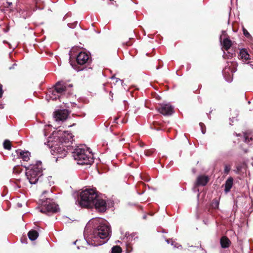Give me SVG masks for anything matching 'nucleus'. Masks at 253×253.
<instances>
[{
    "instance_id": "obj_37",
    "label": "nucleus",
    "mask_w": 253,
    "mask_h": 253,
    "mask_svg": "<svg viewBox=\"0 0 253 253\" xmlns=\"http://www.w3.org/2000/svg\"><path fill=\"white\" fill-rule=\"evenodd\" d=\"M237 136H239V134H236Z\"/></svg>"
},
{
    "instance_id": "obj_21",
    "label": "nucleus",
    "mask_w": 253,
    "mask_h": 253,
    "mask_svg": "<svg viewBox=\"0 0 253 253\" xmlns=\"http://www.w3.org/2000/svg\"><path fill=\"white\" fill-rule=\"evenodd\" d=\"M230 66H229L230 70L232 73H234L237 71V63L233 61L230 63Z\"/></svg>"
},
{
    "instance_id": "obj_32",
    "label": "nucleus",
    "mask_w": 253,
    "mask_h": 253,
    "mask_svg": "<svg viewBox=\"0 0 253 253\" xmlns=\"http://www.w3.org/2000/svg\"><path fill=\"white\" fill-rule=\"evenodd\" d=\"M241 169V166H238L237 167V171L238 172L240 171Z\"/></svg>"
},
{
    "instance_id": "obj_25",
    "label": "nucleus",
    "mask_w": 253,
    "mask_h": 253,
    "mask_svg": "<svg viewBox=\"0 0 253 253\" xmlns=\"http://www.w3.org/2000/svg\"><path fill=\"white\" fill-rule=\"evenodd\" d=\"M244 139H245V142L248 144L250 143V142L251 141L253 140V138L252 137L249 138V136L246 133H244Z\"/></svg>"
},
{
    "instance_id": "obj_34",
    "label": "nucleus",
    "mask_w": 253,
    "mask_h": 253,
    "mask_svg": "<svg viewBox=\"0 0 253 253\" xmlns=\"http://www.w3.org/2000/svg\"><path fill=\"white\" fill-rule=\"evenodd\" d=\"M146 215L144 216V217H143L144 218H146Z\"/></svg>"
},
{
    "instance_id": "obj_7",
    "label": "nucleus",
    "mask_w": 253,
    "mask_h": 253,
    "mask_svg": "<svg viewBox=\"0 0 253 253\" xmlns=\"http://www.w3.org/2000/svg\"><path fill=\"white\" fill-rule=\"evenodd\" d=\"M47 145L51 149V154L57 156V159L62 158L66 156L67 151L64 148L62 143L48 141Z\"/></svg>"
},
{
    "instance_id": "obj_31",
    "label": "nucleus",
    "mask_w": 253,
    "mask_h": 253,
    "mask_svg": "<svg viewBox=\"0 0 253 253\" xmlns=\"http://www.w3.org/2000/svg\"><path fill=\"white\" fill-rule=\"evenodd\" d=\"M126 46H130L132 44V43L130 42H126Z\"/></svg>"
},
{
    "instance_id": "obj_19",
    "label": "nucleus",
    "mask_w": 253,
    "mask_h": 253,
    "mask_svg": "<svg viewBox=\"0 0 253 253\" xmlns=\"http://www.w3.org/2000/svg\"><path fill=\"white\" fill-rule=\"evenodd\" d=\"M151 127L152 128L157 130H159L162 129V124L157 122H154Z\"/></svg>"
},
{
    "instance_id": "obj_15",
    "label": "nucleus",
    "mask_w": 253,
    "mask_h": 253,
    "mask_svg": "<svg viewBox=\"0 0 253 253\" xmlns=\"http://www.w3.org/2000/svg\"><path fill=\"white\" fill-rule=\"evenodd\" d=\"M239 56L243 61H247L250 59V55L245 48H243L240 50Z\"/></svg>"
},
{
    "instance_id": "obj_4",
    "label": "nucleus",
    "mask_w": 253,
    "mask_h": 253,
    "mask_svg": "<svg viewBox=\"0 0 253 253\" xmlns=\"http://www.w3.org/2000/svg\"><path fill=\"white\" fill-rule=\"evenodd\" d=\"M73 154L75 160L77 161L79 165H91L93 162L92 154L83 148V146L76 148Z\"/></svg>"
},
{
    "instance_id": "obj_10",
    "label": "nucleus",
    "mask_w": 253,
    "mask_h": 253,
    "mask_svg": "<svg viewBox=\"0 0 253 253\" xmlns=\"http://www.w3.org/2000/svg\"><path fill=\"white\" fill-rule=\"evenodd\" d=\"M95 202L92 204V207H94L98 212H104L106 210V203L105 200L98 199V197Z\"/></svg>"
},
{
    "instance_id": "obj_24",
    "label": "nucleus",
    "mask_w": 253,
    "mask_h": 253,
    "mask_svg": "<svg viewBox=\"0 0 253 253\" xmlns=\"http://www.w3.org/2000/svg\"><path fill=\"white\" fill-rule=\"evenodd\" d=\"M22 170V169L19 166H15L13 169V172L15 173H20Z\"/></svg>"
},
{
    "instance_id": "obj_22",
    "label": "nucleus",
    "mask_w": 253,
    "mask_h": 253,
    "mask_svg": "<svg viewBox=\"0 0 253 253\" xmlns=\"http://www.w3.org/2000/svg\"><path fill=\"white\" fill-rule=\"evenodd\" d=\"M122 251V248L119 246H115L112 248V253H121Z\"/></svg>"
},
{
    "instance_id": "obj_30",
    "label": "nucleus",
    "mask_w": 253,
    "mask_h": 253,
    "mask_svg": "<svg viewBox=\"0 0 253 253\" xmlns=\"http://www.w3.org/2000/svg\"><path fill=\"white\" fill-rule=\"evenodd\" d=\"M2 85L0 84V98L2 97Z\"/></svg>"
},
{
    "instance_id": "obj_27",
    "label": "nucleus",
    "mask_w": 253,
    "mask_h": 253,
    "mask_svg": "<svg viewBox=\"0 0 253 253\" xmlns=\"http://www.w3.org/2000/svg\"><path fill=\"white\" fill-rule=\"evenodd\" d=\"M231 170V166L228 165H225L224 166V173L226 174H228L230 170Z\"/></svg>"
},
{
    "instance_id": "obj_12",
    "label": "nucleus",
    "mask_w": 253,
    "mask_h": 253,
    "mask_svg": "<svg viewBox=\"0 0 253 253\" xmlns=\"http://www.w3.org/2000/svg\"><path fill=\"white\" fill-rule=\"evenodd\" d=\"M16 152L18 158L22 159L23 161L28 162L30 160L31 154L29 152L19 149L16 150Z\"/></svg>"
},
{
    "instance_id": "obj_1",
    "label": "nucleus",
    "mask_w": 253,
    "mask_h": 253,
    "mask_svg": "<svg viewBox=\"0 0 253 253\" xmlns=\"http://www.w3.org/2000/svg\"><path fill=\"white\" fill-rule=\"evenodd\" d=\"M23 166L26 169V175L31 184H38L40 187L44 186L49 190L53 181H51V176H47L43 174L41 161H38L35 164L30 165L28 167Z\"/></svg>"
},
{
    "instance_id": "obj_16",
    "label": "nucleus",
    "mask_w": 253,
    "mask_h": 253,
    "mask_svg": "<svg viewBox=\"0 0 253 253\" xmlns=\"http://www.w3.org/2000/svg\"><path fill=\"white\" fill-rule=\"evenodd\" d=\"M233 184V178L232 177H229L226 181L225 184V191L228 192L230 191Z\"/></svg>"
},
{
    "instance_id": "obj_36",
    "label": "nucleus",
    "mask_w": 253,
    "mask_h": 253,
    "mask_svg": "<svg viewBox=\"0 0 253 253\" xmlns=\"http://www.w3.org/2000/svg\"><path fill=\"white\" fill-rule=\"evenodd\" d=\"M69 86L72 87L73 85H69Z\"/></svg>"
},
{
    "instance_id": "obj_13",
    "label": "nucleus",
    "mask_w": 253,
    "mask_h": 253,
    "mask_svg": "<svg viewBox=\"0 0 253 253\" xmlns=\"http://www.w3.org/2000/svg\"><path fill=\"white\" fill-rule=\"evenodd\" d=\"M209 181V178L208 176L202 175L199 176L196 182V185L197 186H205L208 182Z\"/></svg>"
},
{
    "instance_id": "obj_33",
    "label": "nucleus",
    "mask_w": 253,
    "mask_h": 253,
    "mask_svg": "<svg viewBox=\"0 0 253 253\" xmlns=\"http://www.w3.org/2000/svg\"><path fill=\"white\" fill-rule=\"evenodd\" d=\"M166 241L167 242V243H168V244H169V243H170V240H169V239H167V240H166Z\"/></svg>"
},
{
    "instance_id": "obj_29",
    "label": "nucleus",
    "mask_w": 253,
    "mask_h": 253,
    "mask_svg": "<svg viewBox=\"0 0 253 253\" xmlns=\"http://www.w3.org/2000/svg\"><path fill=\"white\" fill-rule=\"evenodd\" d=\"M199 125L201 127L202 132L203 134H205L206 132V126H205V125L203 123H200L199 124Z\"/></svg>"
},
{
    "instance_id": "obj_28",
    "label": "nucleus",
    "mask_w": 253,
    "mask_h": 253,
    "mask_svg": "<svg viewBox=\"0 0 253 253\" xmlns=\"http://www.w3.org/2000/svg\"><path fill=\"white\" fill-rule=\"evenodd\" d=\"M154 152V150L153 149L146 150L144 151L145 155L147 156H151Z\"/></svg>"
},
{
    "instance_id": "obj_18",
    "label": "nucleus",
    "mask_w": 253,
    "mask_h": 253,
    "mask_svg": "<svg viewBox=\"0 0 253 253\" xmlns=\"http://www.w3.org/2000/svg\"><path fill=\"white\" fill-rule=\"evenodd\" d=\"M223 45L226 50H228L232 46V42L228 38H225L223 41Z\"/></svg>"
},
{
    "instance_id": "obj_26",
    "label": "nucleus",
    "mask_w": 253,
    "mask_h": 253,
    "mask_svg": "<svg viewBox=\"0 0 253 253\" xmlns=\"http://www.w3.org/2000/svg\"><path fill=\"white\" fill-rule=\"evenodd\" d=\"M243 32L244 35H245V36L246 37H247L248 38H252V36L250 35V34L248 32V31L247 30V29H246L244 27H243Z\"/></svg>"
},
{
    "instance_id": "obj_38",
    "label": "nucleus",
    "mask_w": 253,
    "mask_h": 253,
    "mask_svg": "<svg viewBox=\"0 0 253 253\" xmlns=\"http://www.w3.org/2000/svg\"><path fill=\"white\" fill-rule=\"evenodd\" d=\"M110 0V1H114V0Z\"/></svg>"
},
{
    "instance_id": "obj_35",
    "label": "nucleus",
    "mask_w": 253,
    "mask_h": 253,
    "mask_svg": "<svg viewBox=\"0 0 253 253\" xmlns=\"http://www.w3.org/2000/svg\"><path fill=\"white\" fill-rule=\"evenodd\" d=\"M111 94H112V92H111V91H110V95H111Z\"/></svg>"
},
{
    "instance_id": "obj_11",
    "label": "nucleus",
    "mask_w": 253,
    "mask_h": 253,
    "mask_svg": "<svg viewBox=\"0 0 253 253\" xmlns=\"http://www.w3.org/2000/svg\"><path fill=\"white\" fill-rule=\"evenodd\" d=\"M69 116V112L67 110H58L54 112V117L56 121H64Z\"/></svg>"
},
{
    "instance_id": "obj_5",
    "label": "nucleus",
    "mask_w": 253,
    "mask_h": 253,
    "mask_svg": "<svg viewBox=\"0 0 253 253\" xmlns=\"http://www.w3.org/2000/svg\"><path fill=\"white\" fill-rule=\"evenodd\" d=\"M97 196L96 191L92 189L85 190L80 194L79 204L82 207L92 208V204L95 202L94 200H96Z\"/></svg>"
},
{
    "instance_id": "obj_23",
    "label": "nucleus",
    "mask_w": 253,
    "mask_h": 253,
    "mask_svg": "<svg viewBox=\"0 0 253 253\" xmlns=\"http://www.w3.org/2000/svg\"><path fill=\"white\" fill-rule=\"evenodd\" d=\"M219 202L218 200L214 199L212 200L211 206L212 209H217L218 208Z\"/></svg>"
},
{
    "instance_id": "obj_14",
    "label": "nucleus",
    "mask_w": 253,
    "mask_h": 253,
    "mask_svg": "<svg viewBox=\"0 0 253 253\" xmlns=\"http://www.w3.org/2000/svg\"><path fill=\"white\" fill-rule=\"evenodd\" d=\"M220 244L222 248L226 249L230 246L231 242L227 236H224L220 238Z\"/></svg>"
},
{
    "instance_id": "obj_9",
    "label": "nucleus",
    "mask_w": 253,
    "mask_h": 253,
    "mask_svg": "<svg viewBox=\"0 0 253 253\" xmlns=\"http://www.w3.org/2000/svg\"><path fill=\"white\" fill-rule=\"evenodd\" d=\"M157 110L159 113L164 116H170L174 113L173 107L169 104H161Z\"/></svg>"
},
{
    "instance_id": "obj_6",
    "label": "nucleus",
    "mask_w": 253,
    "mask_h": 253,
    "mask_svg": "<svg viewBox=\"0 0 253 253\" xmlns=\"http://www.w3.org/2000/svg\"><path fill=\"white\" fill-rule=\"evenodd\" d=\"M49 192V190H43L41 196V207L40 211L44 213H55L58 211V205L49 198L45 197L44 194Z\"/></svg>"
},
{
    "instance_id": "obj_20",
    "label": "nucleus",
    "mask_w": 253,
    "mask_h": 253,
    "mask_svg": "<svg viewBox=\"0 0 253 253\" xmlns=\"http://www.w3.org/2000/svg\"><path fill=\"white\" fill-rule=\"evenodd\" d=\"M3 148L5 149L10 150L11 148V142L9 140H5L3 143Z\"/></svg>"
},
{
    "instance_id": "obj_8",
    "label": "nucleus",
    "mask_w": 253,
    "mask_h": 253,
    "mask_svg": "<svg viewBox=\"0 0 253 253\" xmlns=\"http://www.w3.org/2000/svg\"><path fill=\"white\" fill-rule=\"evenodd\" d=\"M68 91V87L65 83L58 82L54 85V88L49 90V93H51L53 95L51 96L53 99H56L57 96L59 97V95L65 94Z\"/></svg>"
},
{
    "instance_id": "obj_17",
    "label": "nucleus",
    "mask_w": 253,
    "mask_h": 253,
    "mask_svg": "<svg viewBox=\"0 0 253 253\" xmlns=\"http://www.w3.org/2000/svg\"><path fill=\"white\" fill-rule=\"evenodd\" d=\"M28 236L30 240L34 241L38 237L39 233L37 231L32 229L28 233Z\"/></svg>"
},
{
    "instance_id": "obj_3",
    "label": "nucleus",
    "mask_w": 253,
    "mask_h": 253,
    "mask_svg": "<svg viewBox=\"0 0 253 253\" xmlns=\"http://www.w3.org/2000/svg\"><path fill=\"white\" fill-rule=\"evenodd\" d=\"M92 62L91 57L89 53L81 51L76 57V61L71 60L70 57V62L72 67L77 71L83 70L88 66Z\"/></svg>"
},
{
    "instance_id": "obj_2",
    "label": "nucleus",
    "mask_w": 253,
    "mask_h": 253,
    "mask_svg": "<svg viewBox=\"0 0 253 253\" xmlns=\"http://www.w3.org/2000/svg\"><path fill=\"white\" fill-rule=\"evenodd\" d=\"M111 227L105 222H100L93 229L91 237V244L94 246H100L105 243L111 236Z\"/></svg>"
}]
</instances>
